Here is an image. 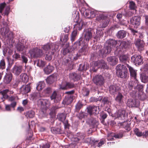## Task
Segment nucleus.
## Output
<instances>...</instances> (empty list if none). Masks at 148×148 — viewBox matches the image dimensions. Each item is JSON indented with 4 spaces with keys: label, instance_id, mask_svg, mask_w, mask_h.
<instances>
[{
    "label": "nucleus",
    "instance_id": "28",
    "mask_svg": "<svg viewBox=\"0 0 148 148\" xmlns=\"http://www.w3.org/2000/svg\"><path fill=\"white\" fill-rule=\"evenodd\" d=\"M17 49L19 51L25 53L26 51L27 48L25 47L22 44H19L17 47Z\"/></svg>",
    "mask_w": 148,
    "mask_h": 148
},
{
    "label": "nucleus",
    "instance_id": "12",
    "mask_svg": "<svg viewBox=\"0 0 148 148\" xmlns=\"http://www.w3.org/2000/svg\"><path fill=\"white\" fill-rule=\"evenodd\" d=\"M116 115L118 118L121 120L124 119L127 116L125 110L122 109L119 110L116 113Z\"/></svg>",
    "mask_w": 148,
    "mask_h": 148
},
{
    "label": "nucleus",
    "instance_id": "46",
    "mask_svg": "<svg viewBox=\"0 0 148 148\" xmlns=\"http://www.w3.org/2000/svg\"><path fill=\"white\" fill-rule=\"evenodd\" d=\"M134 131L135 134L138 136H141L143 135L142 133L141 132H140L138 129H135L134 130Z\"/></svg>",
    "mask_w": 148,
    "mask_h": 148
},
{
    "label": "nucleus",
    "instance_id": "19",
    "mask_svg": "<svg viewBox=\"0 0 148 148\" xmlns=\"http://www.w3.org/2000/svg\"><path fill=\"white\" fill-rule=\"evenodd\" d=\"M126 65L129 68L131 77L133 78L134 79H136L137 74L136 71L134 70L132 67L130 66L128 64H126Z\"/></svg>",
    "mask_w": 148,
    "mask_h": 148
},
{
    "label": "nucleus",
    "instance_id": "29",
    "mask_svg": "<svg viewBox=\"0 0 148 148\" xmlns=\"http://www.w3.org/2000/svg\"><path fill=\"white\" fill-rule=\"evenodd\" d=\"M35 49L36 52V54H32V56L34 57H39L43 55V53L42 50L38 49V48H35Z\"/></svg>",
    "mask_w": 148,
    "mask_h": 148
},
{
    "label": "nucleus",
    "instance_id": "38",
    "mask_svg": "<svg viewBox=\"0 0 148 148\" xmlns=\"http://www.w3.org/2000/svg\"><path fill=\"white\" fill-rule=\"evenodd\" d=\"M89 89L86 88H83L82 90V94L84 96H88L89 93Z\"/></svg>",
    "mask_w": 148,
    "mask_h": 148
},
{
    "label": "nucleus",
    "instance_id": "11",
    "mask_svg": "<svg viewBox=\"0 0 148 148\" xmlns=\"http://www.w3.org/2000/svg\"><path fill=\"white\" fill-rule=\"evenodd\" d=\"M140 18L138 16H134L130 20L131 24L134 25V27H137L140 23Z\"/></svg>",
    "mask_w": 148,
    "mask_h": 148
},
{
    "label": "nucleus",
    "instance_id": "31",
    "mask_svg": "<svg viewBox=\"0 0 148 148\" xmlns=\"http://www.w3.org/2000/svg\"><path fill=\"white\" fill-rule=\"evenodd\" d=\"M45 86V84L43 81H40L37 84L36 89L39 91L41 90Z\"/></svg>",
    "mask_w": 148,
    "mask_h": 148
},
{
    "label": "nucleus",
    "instance_id": "23",
    "mask_svg": "<svg viewBox=\"0 0 148 148\" xmlns=\"http://www.w3.org/2000/svg\"><path fill=\"white\" fill-rule=\"evenodd\" d=\"M57 50L54 49V50L52 49V51L51 52H46L45 57L46 60L50 61L52 59V55Z\"/></svg>",
    "mask_w": 148,
    "mask_h": 148
},
{
    "label": "nucleus",
    "instance_id": "59",
    "mask_svg": "<svg viewBox=\"0 0 148 148\" xmlns=\"http://www.w3.org/2000/svg\"><path fill=\"white\" fill-rule=\"evenodd\" d=\"M50 147L49 143H47L43 144L42 146V148H49Z\"/></svg>",
    "mask_w": 148,
    "mask_h": 148
},
{
    "label": "nucleus",
    "instance_id": "15",
    "mask_svg": "<svg viewBox=\"0 0 148 148\" xmlns=\"http://www.w3.org/2000/svg\"><path fill=\"white\" fill-rule=\"evenodd\" d=\"M84 39L87 42H88L92 37V33L90 29L86 30L84 32Z\"/></svg>",
    "mask_w": 148,
    "mask_h": 148
},
{
    "label": "nucleus",
    "instance_id": "22",
    "mask_svg": "<svg viewBox=\"0 0 148 148\" xmlns=\"http://www.w3.org/2000/svg\"><path fill=\"white\" fill-rule=\"evenodd\" d=\"M12 77V75L11 73H6L4 77L3 81L6 84L10 83Z\"/></svg>",
    "mask_w": 148,
    "mask_h": 148
},
{
    "label": "nucleus",
    "instance_id": "57",
    "mask_svg": "<svg viewBox=\"0 0 148 148\" xmlns=\"http://www.w3.org/2000/svg\"><path fill=\"white\" fill-rule=\"evenodd\" d=\"M43 91L45 93L49 94L51 92V89L49 87H48L45 89Z\"/></svg>",
    "mask_w": 148,
    "mask_h": 148
},
{
    "label": "nucleus",
    "instance_id": "1",
    "mask_svg": "<svg viewBox=\"0 0 148 148\" xmlns=\"http://www.w3.org/2000/svg\"><path fill=\"white\" fill-rule=\"evenodd\" d=\"M117 44H119L116 47L117 50L119 51L124 52L129 46V43L125 41L117 42L114 40H110L107 42L106 47H104L102 49H100L98 52L100 55L109 53Z\"/></svg>",
    "mask_w": 148,
    "mask_h": 148
},
{
    "label": "nucleus",
    "instance_id": "10",
    "mask_svg": "<svg viewBox=\"0 0 148 148\" xmlns=\"http://www.w3.org/2000/svg\"><path fill=\"white\" fill-rule=\"evenodd\" d=\"M92 80L94 83L97 85H101L103 83V78L101 75L95 76Z\"/></svg>",
    "mask_w": 148,
    "mask_h": 148
},
{
    "label": "nucleus",
    "instance_id": "34",
    "mask_svg": "<svg viewBox=\"0 0 148 148\" xmlns=\"http://www.w3.org/2000/svg\"><path fill=\"white\" fill-rule=\"evenodd\" d=\"M88 122L90 125L94 126H97L98 124V121L96 119L92 118L90 119Z\"/></svg>",
    "mask_w": 148,
    "mask_h": 148
},
{
    "label": "nucleus",
    "instance_id": "3",
    "mask_svg": "<svg viewBox=\"0 0 148 148\" xmlns=\"http://www.w3.org/2000/svg\"><path fill=\"white\" fill-rule=\"evenodd\" d=\"M0 32L3 36L7 39H11L13 38V33L9 31L8 28H2L1 29Z\"/></svg>",
    "mask_w": 148,
    "mask_h": 148
},
{
    "label": "nucleus",
    "instance_id": "21",
    "mask_svg": "<svg viewBox=\"0 0 148 148\" xmlns=\"http://www.w3.org/2000/svg\"><path fill=\"white\" fill-rule=\"evenodd\" d=\"M59 95L58 94L57 92L54 91L50 97L51 100H53L55 103H57L59 101Z\"/></svg>",
    "mask_w": 148,
    "mask_h": 148
},
{
    "label": "nucleus",
    "instance_id": "45",
    "mask_svg": "<svg viewBox=\"0 0 148 148\" xmlns=\"http://www.w3.org/2000/svg\"><path fill=\"white\" fill-rule=\"evenodd\" d=\"M123 125H126L124 127L125 129L127 131H129L131 129L130 127V125L129 124L127 123V122H124L123 123Z\"/></svg>",
    "mask_w": 148,
    "mask_h": 148
},
{
    "label": "nucleus",
    "instance_id": "20",
    "mask_svg": "<svg viewBox=\"0 0 148 148\" xmlns=\"http://www.w3.org/2000/svg\"><path fill=\"white\" fill-rule=\"evenodd\" d=\"M123 136V134H119L115 135L114 133H110L108 135L107 139L108 140H114V137L116 138H121Z\"/></svg>",
    "mask_w": 148,
    "mask_h": 148
},
{
    "label": "nucleus",
    "instance_id": "9",
    "mask_svg": "<svg viewBox=\"0 0 148 148\" xmlns=\"http://www.w3.org/2000/svg\"><path fill=\"white\" fill-rule=\"evenodd\" d=\"M39 103L41 105V108L44 110H46L50 104V101L48 99H42L39 101Z\"/></svg>",
    "mask_w": 148,
    "mask_h": 148
},
{
    "label": "nucleus",
    "instance_id": "48",
    "mask_svg": "<svg viewBox=\"0 0 148 148\" xmlns=\"http://www.w3.org/2000/svg\"><path fill=\"white\" fill-rule=\"evenodd\" d=\"M5 63L4 59L1 60L0 62V68L2 69H4L5 67Z\"/></svg>",
    "mask_w": 148,
    "mask_h": 148
},
{
    "label": "nucleus",
    "instance_id": "17",
    "mask_svg": "<svg viewBox=\"0 0 148 148\" xmlns=\"http://www.w3.org/2000/svg\"><path fill=\"white\" fill-rule=\"evenodd\" d=\"M57 79V75L54 74L48 77L46 79V81L48 84H51L56 81Z\"/></svg>",
    "mask_w": 148,
    "mask_h": 148
},
{
    "label": "nucleus",
    "instance_id": "27",
    "mask_svg": "<svg viewBox=\"0 0 148 148\" xmlns=\"http://www.w3.org/2000/svg\"><path fill=\"white\" fill-rule=\"evenodd\" d=\"M127 34L126 32L124 30H120L116 34V36L119 38H124Z\"/></svg>",
    "mask_w": 148,
    "mask_h": 148
},
{
    "label": "nucleus",
    "instance_id": "14",
    "mask_svg": "<svg viewBox=\"0 0 148 148\" xmlns=\"http://www.w3.org/2000/svg\"><path fill=\"white\" fill-rule=\"evenodd\" d=\"M30 90V84H29L26 85H23L20 88L21 93L23 94L29 92Z\"/></svg>",
    "mask_w": 148,
    "mask_h": 148
},
{
    "label": "nucleus",
    "instance_id": "41",
    "mask_svg": "<svg viewBox=\"0 0 148 148\" xmlns=\"http://www.w3.org/2000/svg\"><path fill=\"white\" fill-rule=\"evenodd\" d=\"M88 68V66L87 64H84L83 65L80 64L79 69L80 71H86L87 69Z\"/></svg>",
    "mask_w": 148,
    "mask_h": 148
},
{
    "label": "nucleus",
    "instance_id": "6",
    "mask_svg": "<svg viewBox=\"0 0 148 148\" xmlns=\"http://www.w3.org/2000/svg\"><path fill=\"white\" fill-rule=\"evenodd\" d=\"M88 112L90 115L98 114L99 111V108L95 106H88L87 108Z\"/></svg>",
    "mask_w": 148,
    "mask_h": 148
},
{
    "label": "nucleus",
    "instance_id": "18",
    "mask_svg": "<svg viewBox=\"0 0 148 148\" xmlns=\"http://www.w3.org/2000/svg\"><path fill=\"white\" fill-rule=\"evenodd\" d=\"M77 43L79 45H82V46H83V47L80 49L79 52L82 53V55L84 54L85 52L86 51L87 47L86 44V43H83L82 41L81 40H79V42Z\"/></svg>",
    "mask_w": 148,
    "mask_h": 148
},
{
    "label": "nucleus",
    "instance_id": "64",
    "mask_svg": "<svg viewBox=\"0 0 148 148\" xmlns=\"http://www.w3.org/2000/svg\"><path fill=\"white\" fill-rule=\"evenodd\" d=\"M17 110L18 111L21 112L24 110V109L22 107H19L17 108Z\"/></svg>",
    "mask_w": 148,
    "mask_h": 148
},
{
    "label": "nucleus",
    "instance_id": "63",
    "mask_svg": "<svg viewBox=\"0 0 148 148\" xmlns=\"http://www.w3.org/2000/svg\"><path fill=\"white\" fill-rule=\"evenodd\" d=\"M14 58L15 59H17L20 57V55L17 53H15L13 55Z\"/></svg>",
    "mask_w": 148,
    "mask_h": 148
},
{
    "label": "nucleus",
    "instance_id": "2",
    "mask_svg": "<svg viewBox=\"0 0 148 148\" xmlns=\"http://www.w3.org/2000/svg\"><path fill=\"white\" fill-rule=\"evenodd\" d=\"M116 74L118 77L121 78H125L128 75L127 70L126 66L119 64L116 67Z\"/></svg>",
    "mask_w": 148,
    "mask_h": 148
},
{
    "label": "nucleus",
    "instance_id": "49",
    "mask_svg": "<svg viewBox=\"0 0 148 148\" xmlns=\"http://www.w3.org/2000/svg\"><path fill=\"white\" fill-rule=\"evenodd\" d=\"M106 18L107 17L106 16H104L102 14H100L97 17L96 20L99 21L101 19H104Z\"/></svg>",
    "mask_w": 148,
    "mask_h": 148
},
{
    "label": "nucleus",
    "instance_id": "26",
    "mask_svg": "<svg viewBox=\"0 0 148 148\" xmlns=\"http://www.w3.org/2000/svg\"><path fill=\"white\" fill-rule=\"evenodd\" d=\"M66 118V115L65 114L62 113L58 115V119L59 120L63 122L65 125H66L68 124L67 121L65 120Z\"/></svg>",
    "mask_w": 148,
    "mask_h": 148
},
{
    "label": "nucleus",
    "instance_id": "60",
    "mask_svg": "<svg viewBox=\"0 0 148 148\" xmlns=\"http://www.w3.org/2000/svg\"><path fill=\"white\" fill-rule=\"evenodd\" d=\"M102 102L104 104H108L109 102L108 98L104 97L102 100Z\"/></svg>",
    "mask_w": 148,
    "mask_h": 148
},
{
    "label": "nucleus",
    "instance_id": "42",
    "mask_svg": "<svg viewBox=\"0 0 148 148\" xmlns=\"http://www.w3.org/2000/svg\"><path fill=\"white\" fill-rule=\"evenodd\" d=\"M27 114L29 117L32 118L34 116L35 113L33 111L31 110L28 112L27 113Z\"/></svg>",
    "mask_w": 148,
    "mask_h": 148
},
{
    "label": "nucleus",
    "instance_id": "55",
    "mask_svg": "<svg viewBox=\"0 0 148 148\" xmlns=\"http://www.w3.org/2000/svg\"><path fill=\"white\" fill-rule=\"evenodd\" d=\"M134 79L135 80L134 82H133L132 81H131L129 82V86L132 87H133L134 86V88H135V84L136 83V80H137L136 79Z\"/></svg>",
    "mask_w": 148,
    "mask_h": 148
},
{
    "label": "nucleus",
    "instance_id": "8",
    "mask_svg": "<svg viewBox=\"0 0 148 148\" xmlns=\"http://www.w3.org/2000/svg\"><path fill=\"white\" fill-rule=\"evenodd\" d=\"M58 47L57 45L54 44H47L46 45H44L42 47L43 49L46 52H50V51L52 49L54 50V49H56V50H58Z\"/></svg>",
    "mask_w": 148,
    "mask_h": 148
},
{
    "label": "nucleus",
    "instance_id": "24",
    "mask_svg": "<svg viewBox=\"0 0 148 148\" xmlns=\"http://www.w3.org/2000/svg\"><path fill=\"white\" fill-rule=\"evenodd\" d=\"M107 60L109 63L112 65H114L116 64L118 59L114 56L110 57L108 58Z\"/></svg>",
    "mask_w": 148,
    "mask_h": 148
},
{
    "label": "nucleus",
    "instance_id": "4",
    "mask_svg": "<svg viewBox=\"0 0 148 148\" xmlns=\"http://www.w3.org/2000/svg\"><path fill=\"white\" fill-rule=\"evenodd\" d=\"M107 66L106 64L103 60L97 61L94 62V65L92 68V70L94 72H96L99 68H106Z\"/></svg>",
    "mask_w": 148,
    "mask_h": 148
},
{
    "label": "nucleus",
    "instance_id": "13",
    "mask_svg": "<svg viewBox=\"0 0 148 148\" xmlns=\"http://www.w3.org/2000/svg\"><path fill=\"white\" fill-rule=\"evenodd\" d=\"M135 44L139 51L144 49V43L143 40L140 39H137L135 41Z\"/></svg>",
    "mask_w": 148,
    "mask_h": 148
},
{
    "label": "nucleus",
    "instance_id": "56",
    "mask_svg": "<svg viewBox=\"0 0 148 148\" xmlns=\"http://www.w3.org/2000/svg\"><path fill=\"white\" fill-rule=\"evenodd\" d=\"M58 130H60V129H56L55 128H51V132L54 134L59 133V132H58Z\"/></svg>",
    "mask_w": 148,
    "mask_h": 148
},
{
    "label": "nucleus",
    "instance_id": "52",
    "mask_svg": "<svg viewBox=\"0 0 148 148\" xmlns=\"http://www.w3.org/2000/svg\"><path fill=\"white\" fill-rule=\"evenodd\" d=\"M29 53L32 58H34L32 56V54H36V52L35 48L33 49H32L30 50L29 51Z\"/></svg>",
    "mask_w": 148,
    "mask_h": 148
},
{
    "label": "nucleus",
    "instance_id": "53",
    "mask_svg": "<svg viewBox=\"0 0 148 148\" xmlns=\"http://www.w3.org/2000/svg\"><path fill=\"white\" fill-rule=\"evenodd\" d=\"M69 47H67L63 50V53L64 55H66L67 53L71 52V50H69Z\"/></svg>",
    "mask_w": 148,
    "mask_h": 148
},
{
    "label": "nucleus",
    "instance_id": "35",
    "mask_svg": "<svg viewBox=\"0 0 148 148\" xmlns=\"http://www.w3.org/2000/svg\"><path fill=\"white\" fill-rule=\"evenodd\" d=\"M8 91V90L6 89L1 91L0 92V95H1L3 96L1 98L2 99H3V98L7 99L8 98V96L6 94Z\"/></svg>",
    "mask_w": 148,
    "mask_h": 148
},
{
    "label": "nucleus",
    "instance_id": "5",
    "mask_svg": "<svg viewBox=\"0 0 148 148\" xmlns=\"http://www.w3.org/2000/svg\"><path fill=\"white\" fill-rule=\"evenodd\" d=\"M23 67L21 65H15L11 69L12 73L15 76H18L22 72Z\"/></svg>",
    "mask_w": 148,
    "mask_h": 148
},
{
    "label": "nucleus",
    "instance_id": "50",
    "mask_svg": "<svg viewBox=\"0 0 148 148\" xmlns=\"http://www.w3.org/2000/svg\"><path fill=\"white\" fill-rule=\"evenodd\" d=\"M66 86L67 89L68 88H71L74 87V85L73 84L66 82Z\"/></svg>",
    "mask_w": 148,
    "mask_h": 148
},
{
    "label": "nucleus",
    "instance_id": "39",
    "mask_svg": "<svg viewBox=\"0 0 148 148\" xmlns=\"http://www.w3.org/2000/svg\"><path fill=\"white\" fill-rule=\"evenodd\" d=\"M60 88L62 90L67 89L66 82L63 81L59 85Z\"/></svg>",
    "mask_w": 148,
    "mask_h": 148
},
{
    "label": "nucleus",
    "instance_id": "58",
    "mask_svg": "<svg viewBox=\"0 0 148 148\" xmlns=\"http://www.w3.org/2000/svg\"><path fill=\"white\" fill-rule=\"evenodd\" d=\"M10 10V8L8 7L6 8L4 12V15L7 16L8 15L9 12Z\"/></svg>",
    "mask_w": 148,
    "mask_h": 148
},
{
    "label": "nucleus",
    "instance_id": "54",
    "mask_svg": "<svg viewBox=\"0 0 148 148\" xmlns=\"http://www.w3.org/2000/svg\"><path fill=\"white\" fill-rule=\"evenodd\" d=\"M22 61L25 63H26L28 61L27 57L24 55L22 56H21Z\"/></svg>",
    "mask_w": 148,
    "mask_h": 148
},
{
    "label": "nucleus",
    "instance_id": "30",
    "mask_svg": "<svg viewBox=\"0 0 148 148\" xmlns=\"http://www.w3.org/2000/svg\"><path fill=\"white\" fill-rule=\"evenodd\" d=\"M53 70V67L50 65H48L45 68L44 70L45 73L48 74L52 72Z\"/></svg>",
    "mask_w": 148,
    "mask_h": 148
},
{
    "label": "nucleus",
    "instance_id": "33",
    "mask_svg": "<svg viewBox=\"0 0 148 148\" xmlns=\"http://www.w3.org/2000/svg\"><path fill=\"white\" fill-rule=\"evenodd\" d=\"M20 79L24 82H26L28 80V77L25 73H21L20 75Z\"/></svg>",
    "mask_w": 148,
    "mask_h": 148
},
{
    "label": "nucleus",
    "instance_id": "51",
    "mask_svg": "<svg viewBox=\"0 0 148 148\" xmlns=\"http://www.w3.org/2000/svg\"><path fill=\"white\" fill-rule=\"evenodd\" d=\"M6 4L5 3H2L0 4V13H2L5 7V6Z\"/></svg>",
    "mask_w": 148,
    "mask_h": 148
},
{
    "label": "nucleus",
    "instance_id": "62",
    "mask_svg": "<svg viewBox=\"0 0 148 148\" xmlns=\"http://www.w3.org/2000/svg\"><path fill=\"white\" fill-rule=\"evenodd\" d=\"M109 21L108 20H107L106 21V22L105 23H103L102 24L101 26L103 27H106V26H107L108 25L109 23Z\"/></svg>",
    "mask_w": 148,
    "mask_h": 148
},
{
    "label": "nucleus",
    "instance_id": "37",
    "mask_svg": "<svg viewBox=\"0 0 148 148\" xmlns=\"http://www.w3.org/2000/svg\"><path fill=\"white\" fill-rule=\"evenodd\" d=\"M128 56L127 55H122L119 57V60L121 62L124 63L128 60Z\"/></svg>",
    "mask_w": 148,
    "mask_h": 148
},
{
    "label": "nucleus",
    "instance_id": "47",
    "mask_svg": "<svg viewBox=\"0 0 148 148\" xmlns=\"http://www.w3.org/2000/svg\"><path fill=\"white\" fill-rule=\"evenodd\" d=\"M143 86L141 85L138 84V82L137 80H136V83L135 84V88L138 90H139L142 88Z\"/></svg>",
    "mask_w": 148,
    "mask_h": 148
},
{
    "label": "nucleus",
    "instance_id": "61",
    "mask_svg": "<svg viewBox=\"0 0 148 148\" xmlns=\"http://www.w3.org/2000/svg\"><path fill=\"white\" fill-rule=\"evenodd\" d=\"M11 107L10 105H5V109L6 110L8 111H10Z\"/></svg>",
    "mask_w": 148,
    "mask_h": 148
},
{
    "label": "nucleus",
    "instance_id": "40",
    "mask_svg": "<svg viewBox=\"0 0 148 148\" xmlns=\"http://www.w3.org/2000/svg\"><path fill=\"white\" fill-rule=\"evenodd\" d=\"M45 62L41 60H39L37 61V65L40 67H43L45 66Z\"/></svg>",
    "mask_w": 148,
    "mask_h": 148
},
{
    "label": "nucleus",
    "instance_id": "32",
    "mask_svg": "<svg viewBox=\"0 0 148 148\" xmlns=\"http://www.w3.org/2000/svg\"><path fill=\"white\" fill-rule=\"evenodd\" d=\"M110 93L112 95H114L117 93V89L115 86L111 85L110 86Z\"/></svg>",
    "mask_w": 148,
    "mask_h": 148
},
{
    "label": "nucleus",
    "instance_id": "44",
    "mask_svg": "<svg viewBox=\"0 0 148 148\" xmlns=\"http://www.w3.org/2000/svg\"><path fill=\"white\" fill-rule=\"evenodd\" d=\"M129 7L131 10H134L136 8L135 3L132 1L130 2Z\"/></svg>",
    "mask_w": 148,
    "mask_h": 148
},
{
    "label": "nucleus",
    "instance_id": "43",
    "mask_svg": "<svg viewBox=\"0 0 148 148\" xmlns=\"http://www.w3.org/2000/svg\"><path fill=\"white\" fill-rule=\"evenodd\" d=\"M77 34V32L76 31L74 30L73 32L71 37V39L72 41H74Z\"/></svg>",
    "mask_w": 148,
    "mask_h": 148
},
{
    "label": "nucleus",
    "instance_id": "7",
    "mask_svg": "<svg viewBox=\"0 0 148 148\" xmlns=\"http://www.w3.org/2000/svg\"><path fill=\"white\" fill-rule=\"evenodd\" d=\"M132 61L136 65H139L143 63V59L140 55H134L131 57Z\"/></svg>",
    "mask_w": 148,
    "mask_h": 148
},
{
    "label": "nucleus",
    "instance_id": "36",
    "mask_svg": "<svg viewBox=\"0 0 148 148\" xmlns=\"http://www.w3.org/2000/svg\"><path fill=\"white\" fill-rule=\"evenodd\" d=\"M123 97L122 94L118 92V93L115 98V100L119 103H121L122 101Z\"/></svg>",
    "mask_w": 148,
    "mask_h": 148
},
{
    "label": "nucleus",
    "instance_id": "16",
    "mask_svg": "<svg viewBox=\"0 0 148 148\" xmlns=\"http://www.w3.org/2000/svg\"><path fill=\"white\" fill-rule=\"evenodd\" d=\"M84 15L88 18H92L95 17L96 14L94 11H91L87 9L85 10L84 12Z\"/></svg>",
    "mask_w": 148,
    "mask_h": 148
},
{
    "label": "nucleus",
    "instance_id": "25",
    "mask_svg": "<svg viewBox=\"0 0 148 148\" xmlns=\"http://www.w3.org/2000/svg\"><path fill=\"white\" fill-rule=\"evenodd\" d=\"M69 78L70 79L73 80L74 81H76L80 79V76L75 73H73L70 74Z\"/></svg>",
    "mask_w": 148,
    "mask_h": 148
}]
</instances>
